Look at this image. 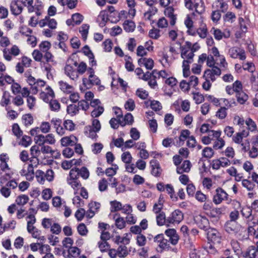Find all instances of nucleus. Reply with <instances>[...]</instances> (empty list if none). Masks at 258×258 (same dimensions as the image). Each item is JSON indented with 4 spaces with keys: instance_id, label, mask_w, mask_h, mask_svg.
<instances>
[{
    "instance_id": "f704fd0d",
    "label": "nucleus",
    "mask_w": 258,
    "mask_h": 258,
    "mask_svg": "<svg viewBox=\"0 0 258 258\" xmlns=\"http://www.w3.org/2000/svg\"><path fill=\"white\" fill-rule=\"evenodd\" d=\"M214 154L213 149L210 147H205L203 150V156L207 158H211Z\"/></svg>"
},
{
    "instance_id": "9d476101",
    "label": "nucleus",
    "mask_w": 258,
    "mask_h": 258,
    "mask_svg": "<svg viewBox=\"0 0 258 258\" xmlns=\"http://www.w3.org/2000/svg\"><path fill=\"white\" fill-rule=\"evenodd\" d=\"M227 192L221 187H218L216 189V194L213 197V202L216 204H219L224 200L228 198Z\"/></svg>"
},
{
    "instance_id": "6ab92c4d",
    "label": "nucleus",
    "mask_w": 258,
    "mask_h": 258,
    "mask_svg": "<svg viewBox=\"0 0 258 258\" xmlns=\"http://www.w3.org/2000/svg\"><path fill=\"white\" fill-rule=\"evenodd\" d=\"M237 222L229 220L224 225V228L226 232L230 233L232 232H237Z\"/></svg>"
},
{
    "instance_id": "6e6d98bb",
    "label": "nucleus",
    "mask_w": 258,
    "mask_h": 258,
    "mask_svg": "<svg viewBox=\"0 0 258 258\" xmlns=\"http://www.w3.org/2000/svg\"><path fill=\"white\" fill-rule=\"evenodd\" d=\"M120 20L119 16H118V12H115L109 14V21L111 23H116Z\"/></svg>"
},
{
    "instance_id": "f257e3e1",
    "label": "nucleus",
    "mask_w": 258,
    "mask_h": 258,
    "mask_svg": "<svg viewBox=\"0 0 258 258\" xmlns=\"http://www.w3.org/2000/svg\"><path fill=\"white\" fill-rule=\"evenodd\" d=\"M180 49L181 50V57L184 59L182 62L183 75V76H185V72H189V64L192 63L194 61L193 58L195 56V54L192 50L188 53V50L185 49L183 46H181Z\"/></svg>"
},
{
    "instance_id": "c85d7f7f",
    "label": "nucleus",
    "mask_w": 258,
    "mask_h": 258,
    "mask_svg": "<svg viewBox=\"0 0 258 258\" xmlns=\"http://www.w3.org/2000/svg\"><path fill=\"white\" fill-rule=\"evenodd\" d=\"M89 29V25L87 24H83L79 30V32L81 34L82 38L84 41H86L87 38Z\"/></svg>"
},
{
    "instance_id": "c756f323",
    "label": "nucleus",
    "mask_w": 258,
    "mask_h": 258,
    "mask_svg": "<svg viewBox=\"0 0 258 258\" xmlns=\"http://www.w3.org/2000/svg\"><path fill=\"white\" fill-rule=\"evenodd\" d=\"M196 12L199 14H201L205 12V7L203 0H200V3H196L194 5Z\"/></svg>"
},
{
    "instance_id": "774afa93",
    "label": "nucleus",
    "mask_w": 258,
    "mask_h": 258,
    "mask_svg": "<svg viewBox=\"0 0 258 258\" xmlns=\"http://www.w3.org/2000/svg\"><path fill=\"white\" fill-rule=\"evenodd\" d=\"M50 46H51V44L49 42H48L47 41H42L39 44V48H40V49L42 51L45 52L49 50V49L50 47Z\"/></svg>"
},
{
    "instance_id": "de8ad7c7",
    "label": "nucleus",
    "mask_w": 258,
    "mask_h": 258,
    "mask_svg": "<svg viewBox=\"0 0 258 258\" xmlns=\"http://www.w3.org/2000/svg\"><path fill=\"white\" fill-rule=\"evenodd\" d=\"M64 129L72 131L75 129V124L72 120H66L63 122Z\"/></svg>"
},
{
    "instance_id": "680f3d73",
    "label": "nucleus",
    "mask_w": 258,
    "mask_h": 258,
    "mask_svg": "<svg viewBox=\"0 0 258 258\" xmlns=\"http://www.w3.org/2000/svg\"><path fill=\"white\" fill-rule=\"evenodd\" d=\"M150 106L151 108L155 111H159L162 109L161 103L158 101H151Z\"/></svg>"
},
{
    "instance_id": "13d9d810",
    "label": "nucleus",
    "mask_w": 258,
    "mask_h": 258,
    "mask_svg": "<svg viewBox=\"0 0 258 258\" xmlns=\"http://www.w3.org/2000/svg\"><path fill=\"white\" fill-rule=\"evenodd\" d=\"M61 228L59 224L55 223H53L50 228V231L55 234H58L60 233Z\"/></svg>"
},
{
    "instance_id": "f3484780",
    "label": "nucleus",
    "mask_w": 258,
    "mask_h": 258,
    "mask_svg": "<svg viewBox=\"0 0 258 258\" xmlns=\"http://www.w3.org/2000/svg\"><path fill=\"white\" fill-rule=\"evenodd\" d=\"M44 102L49 101V106L52 111H58L60 109V104L56 100L51 99L49 100V98H42Z\"/></svg>"
},
{
    "instance_id": "4d7b16f0",
    "label": "nucleus",
    "mask_w": 258,
    "mask_h": 258,
    "mask_svg": "<svg viewBox=\"0 0 258 258\" xmlns=\"http://www.w3.org/2000/svg\"><path fill=\"white\" fill-rule=\"evenodd\" d=\"M38 145H34L31 147L30 149L31 154L32 156V158H37V156H38L40 153V150L39 149Z\"/></svg>"
},
{
    "instance_id": "20e7f679",
    "label": "nucleus",
    "mask_w": 258,
    "mask_h": 258,
    "mask_svg": "<svg viewBox=\"0 0 258 258\" xmlns=\"http://www.w3.org/2000/svg\"><path fill=\"white\" fill-rule=\"evenodd\" d=\"M68 62L69 64H67L64 68L65 74L69 76L71 79L75 80V79L78 77L77 72L74 70L72 64H74L75 67H77L78 62L76 61H74L72 58H69L68 59Z\"/></svg>"
},
{
    "instance_id": "37998d69",
    "label": "nucleus",
    "mask_w": 258,
    "mask_h": 258,
    "mask_svg": "<svg viewBox=\"0 0 258 258\" xmlns=\"http://www.w3.org/2000/svg\"><path fill=\"white\" fill-rule=\"evenodd\" d=\"M33 31L30 28L26 26H22L20 28V33L23 35L29 37L31 36L30 34L32 33Z\"/></svg>"
},
{
    "instance_id": "1a4fd4ad",
    "label": "nucleus",
    "mask_w": 258,
    "mask_h": 258,
    "mask_svg": "<svg viewBox=\"0 0 258 258\" xmlns=\"http://www.w3.org/2000/svg\"><path fill=\"white\" fill-rule=\"evenodd\" d=\"M225 210L224 207L212 208L207 212V215L211 218H213L214 221L218 222L222 215L224 214Z\"/></svg>"
},
{
    "instance_id": "e2e57ef3",
    "label": "nucleus",
    "mask_w": 258,
    "mask_h": 258,
    "mask_svg": "<svg viewBox=\"0 0 258 258\" xmlns=\"http://www.w3.org/2000/svg\"><path fill=\"white\" fill-rule=\"evenodd\" d=\"M146 238L144 235L140 234L137 236V243L140 246H144L146 244Z\"/></svg>"
},
{
    "instance_id": "6e6552de",
    "label": "nucleus",
    "mask_w": 258,
    "mask_h": 258,
    "mask_svg": "<svg viewBox=\"0 0 258 258\" xmlns=\"http://www.w3.org/2000/svg\"><path fill=\"white\" fill-rule=\"evenodd\" d=\"M183 219V214L179 210H175L167 218V223H179Z\"/></svg>"
},
{
    "instance_id": "0eeeda50",
    "label": "nucleus",
    "mask_w": 258,
    "mask_h": 258,
    "mask_svg": "<svg viewBox=\"0 0 258 258\" xmlns=\"http://www.w3.org/2000/svg\"><path fill=\"white\" fill-rule=\"evenodd\" d=\"M221 74V71L218 67H213L212 69H207L205 71L203 77L208 80H211L214 82L216 78L215 76H220Z\"/></svg>"
},
{
    "instance_id": "aec40b11",
    "label": "nucleus",
    "mask_w": 258,
    "mask_h": 258,
    "mask_svg": "<svg viewBox=\"0 0 258 258\" xmlns=\"http://www.w3.org/2000/svg\"><path fill=\"white\" fill-rule=\"evenodd\" d=\"M252 209L251 207H246L243 208L241 210V214L243 217H244L247 220V222L251 221L253 220V216L252 215Z\"/></svg>"
},
{
    "instance_id": "cd10ccee",
    "label": "nucleus",
    "mask_w": 258,
    "mask_h": 258,
    "mask_svg": "<svg viewBox=\"0 0 258 258\" xmlns=\"http://www.w3.org/2000/svg\"><path fill=\"white\" fill-rule=\"evenodd\" d=\"M110 205V211L111 212H115L121 210L122 209V204L120 202L116 201H111Z\"/></svg>"
},
{
    "instance_id": "473e14b6",
    "label": "nucleus",
    "mask_w": 258,
    "mask_h": 258,
    "mask_svg": "<svg viewBox=\"0 0 258 258\" xmlns=\"http://www.w3.org/2000/svg\"><path fill=\"white\" fill-rule=\"evenodd\" d=\"M69 180L78 179L79 176V168L75 167L72 168L69 173Z\"/></svg>"
},
{
    "instance_id": "052dcab7",
    "label": "nucleus",
    "mask_w": 258,
    "mask_h": 258,
    "mask_svg": "<svg viewBox=\"0 0 258 258\" xmlns=\"http://www.w3.org/2000/svg\"><path fill=\"white\" fill-rule=\"evenodd\" d=\"M149 35L150 38L154 39H157L160 36V31L157 29H153L150 30Z\"/></svg>"
},
{
    "instance_id": "0e129e2a",
    "label": "nucleus",
    "mask_w": 258,
    "mask_h": 258,
    "mask_svg": "<svg viewBox=\"0 0 258 258\" xmlns=\"http://www.w3.org/2000/svg\"><path fill=\"white\" fill-rule=\"evenodd\" d=\"M98 188L100 191H104L107 188V181L105 178H103L98 182Z\"/></svg>"
},
{
    "instance_id": "7ed1b4c3",
    "label": "nucleus",
    "mask_w": 258,
    "mask_h": 258,
    "mask_svg": "<svg viewBox=\"0 0 258 258\" xmlns=\"http://www.w3.org/2000/svg\"><path fill=\"white\" fill-rule=\"evenodd\" d=\"M208 240L213 244H220L222 240L221 234L216 229L210 228L207 230Z\"/></svg>"
},
{
    "instance_id": "393cba45",
    "label": "nucleus",
    "mask_w": 258,
    "mask_h": 258,
    "mask_svg": "<svg viewBox=\"0 0 258 258\" xmlns=\"http://www.w3.org/2000/svg\"><path fill=\"white\" fill-rule=\"evenodd\" d=\"M71 181L69 180V178H67V182L68 183L71 185L72 187L75 190H76L74 192V194L76 195L77 194V190L78 189L81 187V182L78 180V179L76 180H71Z\"/></svg>"
},
{
    "instance_id": "4c0bfd02",
    "label": "nucleus",
    "mask_w": 258,
    "mask_h": 258,
    "mask_svg": "<svg viewBox=\"0 0 258 258\" xmlns=\"http://www.w3.org/2000/svg\"><path fill=\"white\" fill-rule=\"evenodd\" d=\"M22 119L24 121V124L26 126L30 125L33 122V118L31 114H26L23 115Z\"/></svg>"
},
{
    "instance_id": "a878e982",
    "label": "nucleus",
    "mask_w": 258,
    "mask_h": 258,
    "mask_svg": "<svg viewBox=\"0 0 258 258\" xmlns=\"http://www.w3.org/2000/svg\"><path fill=\"white\" fill-rule=\"evenodd\" d=\"M252 147L249 152V155L251 158H255L258 155V141H254L252 143Z\"/></svg>"
},
{
    "instance_id": "c03bdc74",
    "label": "nucleus",
    "mask_w": 258,
    "mask_h": 258,
    "mask_svg": "<svg viewBox=\"0 0 258 258\" xmlns=\"http://www.w3.org/2000/svg\"><path fill=\"white\" fill-rule=\"evenodd\" d=\"M34 140L35 143L39 146H41L45 143V136L43 135L35 136Z\"/></svg>"
},
{
    "instance_id": "603ef678",
    "label": "nucleus",
    "mask_w": 258,
    "mask_h": 258,
    "mask_svg": "<svg viewBox=\"0 0 258 258\" xmlns=\"http://www.w3.org/2000/svg\"><path fill=\"white\" fill-rule=\"evenodd\" d=\"M115 225L117 228L122 229L125 226V221L122 217H118L115 219Z\"/></svg>"
},
{
    "instance_id": "864d4df0",
    "label": "nucleus",
    "mask_w": 258,
    "mask_h": 258,
    "mask_svg": "<svg viewBox=\"0 0 258 258\" xmlns=\"http://www.w3.org/2000/svg\"><path fill=\"white\" fill-rule=\"evenodd\" d=\"M124 107L128 111H133L135 107V101L132 99H129L124 104Z\"/></svg>"
},
{
    "instance_id": "72a5a7b5",
    "label": "nucleus",
    "mask_w": 258,
    "mask_h": 258,
    "mask_svg": "<svg viewBox=\"0 0 258 258\" xmlns=\"http://www.w3.org/2000/svg\"><path fill=\"white\" fill-rule=\"evenodd\" d=\"M132 159V156L128 151L123 152L121 155V160L125 164L131 163Z\"/></svg>"
},
{
    "instance_id": "79ce46f5",
    "label": "nucleus",
    "mask_w": 258,
    "mask_h": 258,
    "mask_svg": "<svg viewBox=\"0 0 258 258\" xmlns=\"http://www.w3.org/2000/svg\"><path fill=\"white\" fill-rule=\"evenodd\" d=\"M72 19L76 25H79L83 20V16L79 13H76L72 15Z\"/></svg>"
},
{
    "instance_id": "b1692460",
    "label": "nucleus",
    "mask_w": 258,
    "mask_h": 258,
    "mask_svg": "<svg viewBox=\"0 0 258 258\" xmlns=\"http://www.w3.org/2000/svg\"><path fill=\"white\" fill-rule=\"evenodd\" d=\"M91 98H85L86 100H82L80 101H78V106L79 110L82 109L83 110H87L89 107L90 99Z\"/></svg>"
},
{
    "instance_id": "c9c22d12",
    "label": "nucleus",
    "mask_w": 258,
    "mask_h": 258,
    "mask_svg": "<svg viewBox=\"0 0 258 258\" xmlns=\"http://www.w3.org/2000/svg\"><path fill=\"white\" fill-rule=\"evenodd\" d=\"M227 108L225 107H221V108L216 112V116L220 119H224L227 116Z\"/></svg>"
},
{
    "instance_id": "39448f33",
    "label": "nucleus",
    "mask_w": 258,
    "mask_h": 258,
    "mask_svg": "<svg viewBox=\"0 0 258 258\" xmlns=\"http://www.w3.org/2000/svg\"><path fill=\"white\" fill-rule=\"evenodd\" d=\"M11 90L15 95H22V97H32L30 96V91L26 87L21 88V86L18 83H14L11 85Z\"/></svg>"
},
{
    "instance_id": "3c124183",
    "label": "nucleus",
    "mask_w": 258,
    "mask_h": 258,
    "mask_svg": "<svg viewBox=\"0 0 258 258\" xmlns=\"http://www.w3.org/2000/svg\"><path fill=\"white\" fill-rule=\"evenodd\" d=\"M242 184L249 191L252 190L255 185L252 182L247 179H243L242 182Z\"/></svg>"
},
{
    "instance_id": "a19ab883",
    "label": "nucleus",
    "mask_w": 258,
    "mask_h": 258,
    "mask_svg": "<svg viewBox=\"0 0 258 258\" xmlns=\"http://www.w3.org/2000/svg\"><path fill=\"white\" fill-rule=\"evenodd\" d=\"M79 175L84 179H87L89 177V171L86 167H82L80 169H79Z\"/></svg>"
},
{
    "instance_id": "4be33fe9",
    "label": "nucleus",
    "mask_w": 258,
    "mask_h": 258,
    "mask_svg": "<svg viewBox=\"0 0 258 258\" xmlns=\"http://www.w3.org/2000/svg\"><path fill=\"white\" fill-rule=\"evenodd\" d=\"M123 27L127 32H133L136 28V25L132 21L125 20L123 24Z\"/></svg>"
},
{
    "instance_id": "a211bd4d",
    "label": "nucleus",
    "mask_w": 258,
    "mask_h": 258,
    "mask_svg": "<svg viewBox=\"0 0 258 258\" xmlns=\"http://www.w3.org/2000/svg\"><path fill=\"white\" fill-rule=\"evenodd\" d=\"M36 81L37 80L31 75H30L27 79V83L31 86V90H29L30 93H31L34 95L36 94L38 91V89H37V86H36Z\"/></svg>"
},
{
    "instance_id": "ea45409f",
    "label": "nucleus",
    "mask_w": 258,
    "mask_h": 258,
    "mask_svg": "<svg viewBox=\"0 0 258 258\" xmlns=\"http://www.w3.org/2000/svg\"><path fill=\"white\" fill-rule=\"evenodd\" d=\"M12 131H13V134L17 138H20L23 135V132L21 130L19 125L17 123H14L13 125Z\"/></svg>"
},
{
    "instance_id": "a18cd8bd",
    "label": "nucleus",
    "mask_w": 258,
    "mask_h": 258,
    "mask_svg": "<svg viewBox=\"0 0 258 258\" xmlns=\"http://www.w3.org/2000/svg\"><path fill=\"white\" fill-rule=\"evenodd\" d=\"M44 174V172L41 170H38L36 172V177L37 178V180L41 184H43L45 181Z\"/></svg>"
},
{
    "instance_id": "9b49d317",
    "label": "nucleus",
    "mask_w": 258,
    "mask_h": 258,
    "mask_svg": "<svg viewBox=\"0 0 258 258\" xmlns=\"http://www.w3.org/2000/svg\"><path fill=\"white\" fill-rule=\"evenodd\" d=\"M190 131L188 130H183L181 131L180 136L179 138L177 139V138H175L174 139L176 140V143H173L177 147H180L183 145L184 143V141L187 139H189V137L190 135Z\"/></svg>"
},
{
    "instance_id": "338daca9",
    "label": "nucleus",
    "mask_w": 258,
    "mask_h": 258,
    "mask_svg": "<svg viewBox=\"0 0 258 258\" xmlns=\"http://www.w3.org/2000/svg\"><path fill=\"white\" fill-rule=\"evenodd\" d=\"M98 244V247L101 252H105L107 249L110 248V245L107 241H99Z\"/></svg>"
},
{
    "instance_id": "bb28decb",
    "label": "nucleus",
    "mask_w": 258,
    "mask_h": 258,
    "mask_svg": "<svg viewBox=\"0 0 258 258\" xmlns=\"http://www.w3.org/2000/svg\"><path fill=\"white\" fill-rule=\"evenodd\" d=\"M177 82L176 79L173 77H169L165 80V84L172 88L174 90H175V89H178L177 86Z\"/></svg>"
},
{
    "instance_id": "2eb2a0df",
    "label": "nucleus",
    "mask_w": 258,
    "mask_h": 258,
    "mask_svg": "<svg viewBox=\"0 0 258 258\" xmlns=\"http://www.w3.org/2000/svg\"><path fill=\"white\" fill-rule=\"evenodd\" d=\"M59 85L60 89L66 94L71 93L70 97L75 96V94H73V88L72 86L69 85L62 81L59 82Z\"/></svg>"
},
{
    "instance_id": "2f4dec72",
    "label": "nucleus",
    "mask_w": 258,
    "mask_h": 258,
    "mask_svg": "<svg viewBox=\"0 0 258 258\" xmlns=\"http://www.w3.org/2000/svg\"><path fill=\"white\" fill-rule=\"evenodd\" d=\"M29 200V197L25 195H21L17 197L16 200V203L20 206L26 204Z\"/></svg>"
},
{
    "instance_id": "5701e85b",
    "label": "nucleus",
    "mask_w": 258,
    "mask_h": 258,
    "mask_svg": "<svg viewBox=\"0 0 258 258\" xmlns=\"http://www.w3.org/2000/svg\"><path fill=\"white\" fill-rule=\"evenodd\" d=\"M156 222L158 226H163L167 223V218L164 212H161L157 215Z\"/></svg>"
},
{
    "instance_id": "69168bd1",
    "label": "nucleus",
    "mask_w": 258,
    "mask_h": 258,
    "mask_svg": "<svg viewBox=\"0 0 258 258\" xmlns=\"http://www.w3.org/2000/svg\"><path fill=\"white\" fill-rule=\"evenodd\" d=\"M127 248L124 245H120L117 249V252L119 257H125L128 253L126 250Z\"/></svg>"
},
{
    "instance_id": "49530a36",
    "label": "nucleus",
    "mask_w": 258,
    "mask_h": 258,
    "mask_svg": "<svg viewBox=\"0 0 258 258\" xmlns=\"http://www.w3.org/2000/svg\"><path fill=\"white\" fill-rule=\"evenodd\" d=\"M85 215V210L83 208H80L77 210L75 216L78 221H81L84 218Z\"/></svg>"
},
{
    "instance_id": "dca6fc26",
    "label": "nucleus",
    "mask_w": 258,
    "mask_h": 258,
    "mask_svg": "<svg viewBox=\"0 0 258 258\" xmlns=\"http://www.w3.org/2000/svg\"><path fill=\"white\" fill-rule=\"evenodd\" d=\"M191 164L189 160H185L182 163L181 166L177 167L176 172L178 174H182L183 172H188L190 171Z\"/></svg>"
},
{
    "instance_id": "09e8293b",
    "label": "nucleus",
    "mask_w": 258,
    "mask_h": 258,
    "mask_svg": "<svg viewBox=\"0 0 258 258\" xmlns=\"http://www.w3.org/2000/svg\"><path fill=\"white\" fill-rule=\"evenodd\" d=\"M245 123L247 125L249 130L251 132L254 131L256 129L255 123L250 118H248L246 121Z\"/></svg>"
},
{
    "instance_id": "e433bc0d",
    "label": "nucleus",
    "mask_w": 258,
    "mask_h": 258,
    "mask_svg": "<svg viewBox=\"0 0 258 258\" xmlns=\"http://www.w3.org/2000/svg\"><path fill=\"white\" fill-rule=\"evenodd\" d=\"M104 111V108L102 106H98L91 112V116L94 117H98L101 115Z\"/></svg>"
},
{
    "instance_id": "5fc2aeb1",
    "label": "nucleus",
    "mask_w": 258,
    "mask_h": 258,
    "mask_svg": "<svg viewBox=\"0 0 258 258\" xmlns=\"http://www.w3.org/2000/svg\"><path fill=\"white\" fill-rule=\"evenodd\" d=\"M40 130L42 133L46 134L49 132L50 130V125L48 122L44 121L41 123Z\"/></svg>"
},
{
    "instance_id": "58836bf2",
    "label": "nucleus",
    "mask_w": 258,
    "mask_h": 258,
    "mask_svg": "<svg viewBox=\"0 0 258 258\" xmlns=\"http://www.w3.org/2000/svg\"><path fill=\"white\" fill-rule=\"evenodd\" d=\"M80 249L77 247H71L68 249L69 254L74 257H76L80 254Z\"/></svg>"
},
{
    "instance_id": "8fccbe9b",
    "label": "nucleus",
    "mask_w": 258,
    "mask_h": 258,
    "mask_svg": "<svg viewBox=\"0 0 258 258\" xmlns=\"http://www.w3.org/2000/svg\"><path fill=\"white\" fill-rule=\"evenodd\" d=\"M78 233L82 236L86 235L88 233V230L84 223L80 224L77 227Z\"/></svg>"
},
{
    "instance_id": "ddd939ff",
    "label": "nucleus",
    "mask_w": 258,
    "mask_h": 258,
    "mask_svg": "<svg viewBox=\"0 0 258 258\" xmlns=\"http://www.w3.org/2000/svg\"><path fill=\"white\" fill-rule=\"evenodd\" d=\"M82 51L84 55L87 56L89 59L90 64L93 66H96V61L95 60V57L94 54L90 50V47L88 45H86L82 48Z\"/></svg>"
},
{
    "instance_id": "bf43d9fd",
    "label": "nucleus",
    "mask_w": 258,
    "mask_h": 258,
    "mask_svg": "<svg viewBox=\"0 0 258 258\" xmlns=\"http://www.w3.org/2000/svg\"><path fill=\"white\" fill-rule=\"evenodd\" d=\"M197 33L198 34L199 36L202 38H205L207 36V29L205 25L201 28H199L197 30Z\"/></svg>"
},
{
    "instance_id": "423d86ee",
    "label": "nucleus",
    "mask_w": 258,
    "mask_h": 258,
    "mask_svg": "<svg viewBox=\"0 0 258 258\" xmlns=\"http://www.w3.org/2000/svg\"><path fill=\"white\" fill-rule=\"evenodd\" d=\"M194 220L198 227L205 231H207L210 228L209 220L201 215H196L194 217Z\"/></svg>"
},
{
    "instance_id": "7c9ffc66",
    "label": "nucleus",
    "mask_w": 258,
    "mask_h": 258,
    "mask_svg": "<svg viewBox=\"0 0 258 258\" xmlns=\"http://www.w3.org/2000/svg\"><path fill=\"white\" fill-rule=\"evenodd\" d=\"M232 87L234 90V92L237 94V95H241V92L242 90V85L240 81L237 80L233 84Z\"/></svg>"
},
{
    "instance_id": "412c9836",
    "label": "nucleus",
    "mask_w": 258,
    "mask_h": 258,
    "mask_svg": "<svg viewBox=\"0 0 258 258\" xmlns=\"http://www.w3.org/2000/svg\"><path fill=\"white\" fill-rule=\"evenodd\" d=\"M23 9V7L19 5L16 1L12 2L11 4V11L12 13L15 16L20 15L22 13Z\"/></svg>"
},
{
    "instance_id": "f8f14e48",
    "label": "nucleus",
    "mask_w": 258,
    "mask_h": 258,
    "mask_svg": "<svg viewBox=\"0 0 258 258\" xmlns=\"http://www.w3.org/2000/svg\"><path fill=\"white\" fill-rule=\"evenodd\" d=\"M151 167V174L155 177L160 176L162 170L159 162L155 159L151 160L150 162Z\"/></svg>"
},
{
    "instance_id": "4468645a",
    "label": "nucleus",
    "mask_w": 258,
    "mask_h": 258,
    "mask_svg": "<svg viewBox=\"0 0 258 258\" xmlns=\"http://www.w3.org/2000/svg\"><path fill=\"white\" fill-rule=\"evenodd\" d=\"M70 98L73 104H70L68 106L67 111L68 114L74 116L79 111L78 105L75 104L78 101V99H76L75 98Z\"/></svg>"
},
{
    "instance_id": "f03ea898",
    "label": "nucleus",
    "mask_w": 258,
    "mask_h": 258,
    "mask_svg": "<svg viewBox=\"0 0 258 258\" xmlns=\"http://www.w3.org/2000/svg\"><path fill=\"white\" fill-rule=\"evenodd\" d=\"M89 73V79H83V84L86 89H90L93 85H98L100 83L99 78L94 75V70L92 68H89L87 70Z\"/></svg>"
}]
</instances>
